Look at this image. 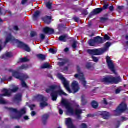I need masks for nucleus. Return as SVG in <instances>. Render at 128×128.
I'll list each match as a JSON object with an SVG mask.
<instances>
[{
    "label": "nucleus",
    "instance_id": "f257e3e1",
    "mask_svg": "<svg viewBox=\"0 0 128 128\" xmlns=\"http://www.w3.org/2000/svg\"><path fill=\"white\" fill-rule=\"evenodd\" d=\"M60 86H57L56 84L49 86V92H51L50 96L53 102H56L57 100L58 96H68V94H66L62 90H60Z\"/></svg>",
    "mask_w": 128,
    "mask_h": 128
},
{
    "label": "nucleus",
    "instance_id": "f03ea898",
    "mask_svg": "<svg viewBox=\"0 0 128 128\" xmlns=\"http://www.w3.org/2000/svg\"><path fill=\"white\" fill-rule=\"evenodd\" d=\"M9 110L11 112L10 118L13 120H20L24 114H26V108L21 109L20 112L14 108H10Z\"/></svg>",
    "mask_w": 128,
    "mask_h": 128
},
{
    "label": "nucleus",
    "instance_id": "7ed1b4c3",
    "mask_svg": "<svg viewBox=\"0 0 128 128\" xmlns=\"http://www.w3.org/2000/svg\"><path fill=\"white\" fill-rule=\"evenodd\" d=\"M100 81L106 84L113 83L118 84V82H121V78L119 76L116 78L112 76H104L102 78H101Z\"/></svg>",
    "mask_w": 128,
    "mask_h": 128
},
{
    "label": "nucleus",
    "instance_id": "20e7f679",
    "mask_svg": "<svg viewBox=\"0 0 128 128\" xmlns=\"http://www.w3.org/2000/svg\"><path fill=\"white\" fill-rule=\"evenodd\" d=\"M77 72L78 74H76L74 75V77L76 78H78V80L82 82V84L84 88H86L87 82L86 80V78L84 77V74H83V72H82L81 68L80 66H77Z\"/></svg>",
    "mask_w": 128,
    "mask_h": 128
},
{
    "label": "nucleus",
    "instance_id": "39448f33",
    "mask_svg": "<svg viewBox=\"0 0 128 128\" xmlns=\"http://www.w3.org/2000/svg\"><path fill=\"white\" fill-rule=\"evenodd\" d=\"M18 87L14 85H12L8 90L6 89H4L3 90L4 94H1L0 96L1 98L2 96H10L12 92H18Z\"/></svg>",
    "mask_w": 128,
    "mask_h": 128
},
{
    "label": "nucleus",
    "instance_id": "423d86ee",
    "mask_svg": "<svg viewBox=\"0 0 128 128\" xmlns=\"http://www.w3.org/2000/svg\"><path fill=\"white\" fill-rule=\"evenodd\" d=\"M126 110H128V106L124 102H122L114 111V115L116 116H119L120 114L124 112Z\"/></svg>",
    "mask_w": 128,
    "mask_h": 128
},
{
    "label": "nucleus",
    "instance_id": "0eeeda50",
    "mask_svg": "<svg viewBox=\"0 0 128 128\" xmlns=\"http://www.w3.org/2000/svg\"><path fill=\"white\" fill-rule=\"evenodd\" d=\"M58 76L60 80L62 81V84L64 86V88L70 94H72V90L70 86V82L66 80V78H64L62 74H58Z\"/></svg>",
    "mask_w": 128,
    "mask_h": 128
},
{
    "label": "nucleus",
    "instance_id": "6e6552de",
    "mask_svg": "<svg viewBox=\"0 0 128 128\" xmlns=\"http://www.w3.org/2000/svg\"><path fill=\"white\" fill-rule=\"evenodd\" d=\"M111 44V43H110V42H107L104 48H96V50H92L91 53L94 54H102L106 52L108 48L110 46Z\"/></svg>",
    "mask_w": 128,
    "mask_h": 128
},
{
    "label": "nucleus",
    "instance_id": "1a4fd4ad",
    "mask_svg": "<svg viewBox=\"0 0 128 128\" xmlns=\"http://www.w3.org/2000/svg\"><path fill=\"white\" fill-rule=\"evenodd\" d=\"M10 72L12 73V76H14V78H15L18 80H28V78H30V77L28 76V74L22 75L20 73L14 70H10Z\"/></svg>",
    "mask_w": 128,
    "mask_h": 128
},
{
    "label": "nucleus",
    "instance_id": "9d476101",
    "mask_svg": "<svg viewBox=\"0 0 128 128\" xmlns=\"http://www.w3.org/2000/svg\"><path fill=\"white\" fill-rule=\"evenodd\" d=\"M62 104L65 107L66 110H67L68 114H74V111L73 108L70 102H68L66 100H62Z\"/></svg>",
    "mask_w": 128,
    "mask_h": 128
},
{
    "label": "nucleus",
    "instance_id": "9b49d317",
    "mask_svg": "<svg viewBox=\"0 0 128 128\" xmlns=\"http://www.w3.org/2000/svg\"><path fill=\"white\" fill-rule=\"evenodd\" d=\"M106 63L108 64V69L114 74H116V68L114 63L113 62L112 60H111L110 56H106Z\"/></svg>",
    "mask_w": 128,
    "mask_h": 128
},
{
    "label": "nucleus",
    "instance_id": "f8f14e48",
    "mask_svg": "<svg viewBox=\"0 0 128 128\" xmlns=\"http://www.w3.org/2000/svg\"><path fill=\"white\" fill-rule=\"evenodd\" d=\"M38 100H39L40 102H42L40 104V107L42 108H46V106H48V102H46V98L42 96L38 95L36 97Z\"/></svg>",
    "mask_w": 128,
    "mask_h": 128
},
{
    "label": "nucleus",
    "instance_id": "ddd939ff",
    "mask_svg": "<svg viewBox=\"0 0 128 128\" xmlns=\"http://www.w3.org/2000/svg\"><path fill=\"white\" fill-rule=\"evenodd\" d=\"M14 42H16L18 44V46L19 48H24L26 52H30V48L28 47L27 45L26 44L18 40H14Z\"/></svg>",
    "mask_w": 128,
    "mask_h": 128
},
{
    "label": "nucleus",
    "instance_id": "4468645a",
    "mask_svg": "<svg viewBox=\"0 0 128 128\" xmlns=\"http://www.w3.org/2000/svg\"><path fill=\"white\" fill-rule=\"evenodd\" d=\"M103 9L102 8H96V9H94L92 12H91L89 14L90 18H92L93 16L95 15H98V14H100L102 12Z\"/></svg>",
    "mask_w": 128,
    "mask_h": 128
},
{
    "label": "nucleus",
    "instance_id": "2eb2a0df",
    "mask_svg": "<svg viewBox=\"0 0 128 128\" xmlns=\"http://www.w3.org/2000/svg\"><path fill=\"white\" fill-rule=\"evenodd\" d=\"M72 88L74 94H76V92H79L80 90L78 82L76 81L73 82L72 83Z\"/></svg>",
    "mask_w": 128,
    "mask_h": 128
},
{
    "label": "nucleus",
    "instance_id": "dca6fc26",
    "mask_svg": "<svg viewBox=\"0 0 128 128\" xmlns=\"http://www.w3.org/2000/svg\"><path fill=\"white\" fill-rule=\"evenodd\" d=\"M58 60H60V62H58L59 66H63L64 64L70 62L69 58H58Z\"/></svg>",
    "mask_w": 128,
    "mask_h": 128
},
{
    "label": "nucleus",
    "instance_id": "f3484780",
    "mask_svg": "<svg viewBox=\"0 0 128 128\" xmlns=\"http://www.w3.org/2000/svg\"><path fill=\"white\" fill-rule=\"evenodd\" d=\"M94 50H87L88 52L92 56V58L94 62H98L99 60V58L98 56H100V54H94L92 53V51Z\"/></svg>",
    "mask_w": 128,
    "mask_h": 128
},
{
    "label": "nucleus",
    "instance_id": "a211bd4d",
    "mask_svg": "<svg viewBox=\"0 0 128 128\" xmlns=\"http://www.w3.org/2000/svg\"><path fill=\"white\" fill-rule=\"evenodd\" d=\"M82 110H75V114L77 116V118L79 120H82V117L80 114H82Z\"/></svg>",
    "mask_w": 128,
    "mask_h": 128
},
{
    "label": "nucleus",
    "instance_id": "6ab92c4d",
    "mask_svg": "<svg viewBox=\"0 0 128 128\" xmlns=\"http://www.w3.org/2000/svg\"><path fill=\"white\" fill-rule=\"evenodd\" d=\"M100 116L104 119H108L110 118V113L107 112V111H102V112H101Z\"/></svg>",
    "mask_w": 128,
    "mask_h": 128
},
{
    "label": "nucleus",
    "instance_id": "aec40b11",
    "mask_svg": "<svg viewBox=\"0 0 128 128\" xmlns=\"http://www.w3.org/2000/svg\"><path fill=\"white\" fill-rule=\"evenodd\" d=\"M86 68L87 70H94V64L92 62H86Z\"/></svg>",
    "mask_w": 128,
    "mask_h": 128
},
{
    "label": "nucleus",
    "instance_id": "412c9836",
    "mask_svg": "<svg viewBox=\"0 0 128 128\" xmlns=\"http://www.w3.org/2000/svg\"><path fill=\"white\" fill-rule=\"evenodd\" d=\"M22 95L21 94H18L15 96L14 102L16 104H18L20 102H22Z\"/></svg>",
    "mask_w": 128,
    "mask_h": 128
},
{
    "label": "nucleus",
    "instance_id": "4be33fe9",
    "mask_svg": "<svg viewBox=\"0 0 128 128\" xmlns=\"http://www.w3.org/2000/svg\"><path fill=\"white\" fill-rule=\"evenodd\" d=\"M95 40L96 44H104V38L100 36L96 37Z\"/></svg>",
    "mask_w": 128,
    "mask_h": 128
},
{
    "label": "nucleus",
    "instance_id": "5701e85b",
    "mask_svg": "<svg viewBox=\"0 0 128 128\" xmlns=\"http://www.w3.org/2000/svg\"><path fill=\"white\" fill-rule=\"evenodd\" d=\"M48 120V114H44L42 116V122L44 124H46Z\"/></svg>",
    "mask_w": 128,
    "mask_h": 128
},
{
    "label": "nucleus",
    "instance_id": "b1692460",
    "mask_svg": "<svg viewBox=\"0 0 128 128\" xmlns=\"http://www.w3.org/2000/svg\"><path fill=\"white\" fill-rule=\"evenodd\" d=\"M72 119L71 118H67L66 120V125H67L68 128H72Z\"/></svg>",
    "mask_w": 128,
    "mask_h": 128
},
{
    "label": "nucleus",
    "instance_id": "393cba45",
    "mask_svg": "<svg viewBox=\"0 0 128 128\" xmlns=\"http://www.w3.org/2000/svg\"><path fill=\"white\" fill-rule=\"evenodd\" d=\"M88 44L91 46H94L95 44H96V37L94 39H90L88 42Z\"/></svg>",
    "mask_w": 128,
    "mask_h": 128
},
{
    "label": "nucleus",
    "instance_id": "a878e982",
    "mask_svg": "<svg viewBox=\"0 0 128 128\" xmlns=\"http://www.w3.org/2000/svg\"><path fill=\"white\" fill-rule=\"evenodd\" d=\"M14 40V38L12 37L10 34H9L5 42V46L8 42H12V40Z\"/></svg>",
    "mask_w": 128,
    "mask_h": 128
},
{
    "label": "nucleus",
    "instance_id": "bb28decb",
    "mask_svg": "<svg viewBox=\"0 0 128 128\" xmlns=\"http://www.w3.org/2000/svg\"><path fill=\"white\" fill-rule=\"evenodd\" d=\"M40 11L35 12L33 16L34 20H36L40 17Z\"/></svg>",
    "mask_w": 128,
    "mask_h": 128
},
{
    "label": "nucleus",
    "instance_id": "cd10ccee",
    "mask_svg": "<svg viewBox=\"0 0 128 128\" xmlns=\"http://www.w3.org/2000/svg\"><path fill=\"white\" fill-rule=\"evenodd\" d=\"M91 104H92V108H94L95 110H96L99 106L98 104L95 100H93Z\"/></svg>",
    "mask_w": 128,
    "mask_h": 128
},
{
    "label": "nucleus",
    "instance_id": "c85d7f7f",
    "mask_svg": "<svg viewBox=\"0 0 128 128\" xmlns=\"http://www.w3.org/2000/svg\"><path fill=\"white\" fill-rule=\"evenodd\" d=\"M66 25L64 24H59L58 27V31L60 32H62V31H63V30L66 28Z\"/></svg>",
    "mask_w": 128,
    "mask_h": 128
},
{
    "label": "nucleus",
    "instance_id": "c756f323",
    "mask_svg": "<svg viewBox=\"0 0 128 128\" xmlns=\"http://www.w3.org/2000/svg\"><path fill=\"white\" fill-rule=\"evenodd\" d=\"M82 106H86L88 104V100L85 98L84 96H82Z\"/></svg>",
    "mask_w": 128,
    "mask_h": 128
},
{
    "label": "nucleus",
    "instance_id": "7c9ffc66",
    "mask_svg": "<svg viewBox=\"0 0 128 128\" xmlns=\"http://www.w3.org/2000/svg\"><path fill=\"white\" fill-rule=\"evenodd\" d=\"M66 38L67 37L66 35H63L62 36H60V37L59 38V40H60V42H66Z\"/></svg>",
    "mask_w": 128,
    "mask_h": 128
},
{
    "label": "nucleus",
    "instance_id": "2f4dec72",
    "mask_svg": "<svg viewBox=\"0 0 128 128\" xmlns=\"http://www.w3.org/2000/svg\"><path fill=\"white\" fill-rule=\"evenodd\" d=\"M12 52H7L3 56L2 58H12Z\"/></svg>",
    "mask_w": 128,
    "mask_h": 128
},
{
    "label": "nucleus",
    "instance_id": "473e14b6",
    "mask_svg": "<svg viewBox=\"0 0 128 128\" xmlns=\"http://www.w3.org/2000/svg\"><path fill=\"white\" fill-rule=\"evenodd\" d=\"M37 56L41 60H46V56H44V55L38 54Z\"/></svg>",
    "mask_w": 128,
    "mask_h": 128
},
{
    "label": "nucleus",
    "instance_id": "72a5a7b5",
    "mask_svg": "<svg viewBox=\"0 0 128 128\" xmlns=\"http://www.w3.org/2000/svg\"><path fill=\"white\" fill-rule=\"evenodd\" d=\"M28 66L23 65L21 67L19 68L18 70H28Z\"/></svg>",
    "mask_w": 128,
    "mask_h": 128
},
{
    "label": "nucleus",
    "instance_id": "f704fd0d",
    "mask_svg": "<svg viewBox=\"0 0 128 128\" xmlns=\"http://www.w3.org/2000/svg\"><path fill=\"white\" fill-rule=\"evenodd\" d=\"M49 52H51V54H54L57 52V50H56L54 48H49Z\"/></svg>",
    "mask_w": 128,
    "mask_h": 128
},
{
    "label": "nucleus",
    "instance_id": "c9c22d12",
    "mask_svg": "<svg viewBox=\"0 0 128 128\" xmlns=\"http://www.w3.org/2000/svg\"><path fill=\"white\" fill-rule=\"evenodd\" d=\"M55 31L54 29H52V28H50L49 27V36L50 35H53L54 34Z\"/></svg>",
    "mask_w": 128,
    "mask_h": 128
},
{
    "label": "nucleus",
    "instance_id": "e433bc0d",
    "mask_svg": "<svg viewBox=\"0 0 128 128\" xmlns=\"http://www.w3.org/2000/svg\"><path fill=\"white\" fill-rule=\"evenodd\" d=\"M42 20L45 24H48V16L44 17Z\"/></svg>",
    "mask_w": 128,
    "mask_h": 128
},
{
    "label": "nucleus",
    "instance_id": "4c0bfd02",
    "mask_svg": "<svg viewBox=\"0 0 128 128\" xmlns=\"http://www.w3.org/2000/svg\"><path fill=\"white\" fill-rule=\"evenodd\" d=\"M0 104H6V100H4V99L0 97Z\"/></svg>",
    "mask_w": 128,
    "mask_h": 128
},
{
    "label": "nucleus",
    "instance_id": "58836bf2",
    "mask_svg": "<svg viewBox=\"0 0 128 128\" xmlns=\"http://www.w3.org/2000/svg\"><path fill=\"white\" fill-rule=\"evenodd\" d=\"M100 20L101 22H106V21H108V20H109V18H106L102 17V18H100Z\"/></svg>",
    "mask_w": 128,
    "mask_h": 128
},
{
    "label": "nucleus",
    "instance_id": "ea45409f",
    "mask_svg": "<svg viewBox=\"0 0 128 128\" xmlns=\"http://www.w3.org/2000/svg\"><path fill=\"white\" fill-rule=\"evenodd\" d=\"M48 68V64L45 63L42 66H41V68Z\"/></svg>",
    "mask_w": 128,
    "mask_h": 128
},
{
    "label": "nucleus",
    "instance_id": "a19ab883",
    "mask_svg": "<svg viewBox=\"0 0 128 128\" xmlns=\"http://www.w3.org/2000/svg\"><path fill=\"white\" fill-rule=\"evenodd\" d=\"M80 128H88L87 124L86 123H82L80 126Z\"/></svg>",
    "mask_w": 128,
    "mask_h": 128
},
{
    "label": "nucleus",
    "instance_id": "79ce46f5",
    "mask_svg": "<svg viewBox=\"0 0 128 128\" xmlns=\"http://www.w3.org/2000/svg\"><path fill=\"white\" fill-rule=\"evenodd\" d=\"M104 40H110V36H108V35H107L106 34V35H104Z\"/></svg>",
    "mask_w": 128,
    "mask_h": 128
},
{
    "label": "nucleus",
    "instance_id": "37998d69",
    "mask_svg": "<svg viewBox=\"0 0 128 128\" xmlns=\"http://www.w3.org/2000/svg\"><path fill=\"white\" fill-rule=\"evenodd\" d=\"M20 62H28V60L26 58H24L20 59Z\"/></svg>",
    "mask_w": 128,
    "mask_h": 128
},
{
    "label": "nucleus",
    "instance_id": "c03bdc74",
    "mask_svg": "<svg viewBox=\"0 0 128 128\" xmlns=\"http://www.w3.org/2000/svg\"><path fill=\"white\" fill-rule=\"evenodd\" d=\"M21 84L23 88H28V86L26 85V82H24L23 80H21Z\"/></svg>",
    "mask_w": 128,
    "mask_h": 128
},
{
    "label": "nucleus",
    "instance_id": "a18cd8bd",
    "mask_svg": "<svg viewBox=\"0 0 128 128\" xmlns=\"http://www.w3.org/2000/svg\"><path fill=\"white\" fill-rule=\"evenodd\" d=\"M89 14L88 10L84 9V10H83L82 12V15H85V16H86V15H88Z\"/></svg>",
    "mask_w": 128,
    "mask_h": 128
},
{
    "label": "nucleus",
    "instance_id": "49530a36",
    "mask_svg": "<svg viewBox=\"0 0 128 128\" xmlns=\"http://www.w3.org/2000/svg\"><path fill=\"white\" fill-rule=\"evenodd\" d=\"M108 4H105L104 5L102 9V11H104V10H106L107 9H108Z\"/></svg>",
    "mask_w": 128,
    "mask_h": 128
},
{
    "label": "nucleus",
    "instance_id": "de8ad7c7",
    "mask_svg": "<svg viewBox=\"0 0 128 128\" xmlns=\"http://www.w3.org/2000/svg\"><path fill=\"white\" fill-rule=\"evenodd\" d=\"M77 41H74L73 42L72 46L74 48H77Z\"/></svg>",
    "mask_w": 128,
    "mask_h": 128
},
{
    "label": "nucleus",
    "instance_id": "09e8293b",
    "mask_svg": "<svg viewBox=\"0 0 128 128\" xmlns=\"http://www.w3.org/2000/svg\"><path fill=\"white\" fill-rule=\"evenodd\" d=\"M43 32L44 34H48V27L44 28L43 30Z\"/></svg>",
    "mask_w": 128,
    "mask_h": 128
},
{
    "label": "nucleus",
    "instance_id": "8fccbe9b",
    "mask_svg": "<svg viewBox=\"0 0 128 128\" xmlns=\"http://www.w3.org/2000/svg\"><path fill=\"white\" fill-rule=\"evenodd\" d=\"M54 21V19L52 18V16H49V25L51 24L52 22Z\"/></svg>",
    "mask_w": 128,
    "mask_h": 128
},
{
    "label": "nucleus",
    "instance_id": "3c124183",
    "mask_svg": "<svg viewBox=\"0 0 128 128\" xmlns=\"http://www.w3.org/2000/svg\"><path fill=\"white\" fill-rule=\"evenodd\" d=\"M96 114H88L87 115L88 118H95Z\"/></svg>",
    "mask_w": 128,
    "mask_h": 128
},
{
    "label": "nucleus",
    "instance_id": "603ef678",
    "mask_svg": "<svg viewBox=\"0 0 128 128\" xmlns=\"http://www.w3.org/2000/svg\"><path fill=\"white\" fill-rule=\"evenodd\" d=\"M30 36L32 38H34V36H36V33L34 32H31Z\"/></svg>",
    "mask_w": 128,
    "mask_h": 128
},
{
    "label": "nucleus",
    "instance_id": "864d4df0",
    "mask_svg": "<svg viewBox=\"0 0 128 128\" xmlns=\"http://www.w3.org/2000/svg\"><path fill=\"white\" fill-rule=\"evenodd\" d=\"M40 38L41 40H44V38H46V35H44V34H40Z\"/></svg>",
    "mask_w": 128,
    "mask_h": 128
},
{
    "label": "nucleus",
    "instance_id": "5fc2aeb1",
    "mask_svg": "<svg viewBox=\"0 0 128 128\" xmlns=\"http://www.w3.org/2000/svg\"><path fill=\"white\" fill-rule=\"evenodd\" d=\"M29 108H30L31 110H34V108H36V105H30L29 106Z\"/></svg>",
    "mask_w": 128,
    "mask_h": 128
},
{
    "label": "nucleus",
    "instance_id": "6e6d98bb",
    "mask_svg": "<svg viewBox=\"0 0 128 128\" xmlns=\"http://www.w3.org/2000/svg\"><path fill=\"white\" fill-rule=\"evenodd\" d=\"M104 104L105 106H108V103L106 98H104Z\"/></svg>",
    "mask_w": 128,
    "mask_h": 128
},
{
    "label": "nucleus",
    "instance_id": "4d7b16f0",
    "mask_svg": "<svg viewBox=\"0 0 128 128\" xmlns=\"http://www.w3.org/2000/svg\"><path fill=\"white\" fill-rule=\"evenodd\" d=\"M59 114L60 116H62L64 114V111L62 110V108H59Z\"/></svg>",
    "mask_w": 128,
    "mask_h": 128
},
{
    "label": "nucleus",
    "instance_id": "13d9d810",
    "mask_svg": "<svg viewBox=\"0 0 128 128\" xmlns=\"http://www.w3.org/2000/svg\"><path fill=\"white\" fill-rule=\"evenodd\" d=\"M109 10L111 12H112L114 10V6H112L109 7Z\"/></svg>",
    "mask_w": 128,
    "mask_h": 128
},
{
    "label": "nucleus",
    "instance_id": "bf43d9fd",
    "mask_svg": "<svg viewBox=\"0 0 128 128\" xmlns=\"http://www.w3.org/2000/svg\"><path fill=\"white\" fill-rule=\"evenodd\" d=\"M52 3H51L50 1L49 0V10H52Z\"/></svg>",
    "mask_w": 128,
    "mask_h": 128
},
{
    "label": "nucleus",
    "instance_id": "052dcab7",
    "mask_svg": "<svg viewBox=\"0 0 128 128\" xmlns=\"http://www.w3.org/2000/svg\"><path fill=\"white\" fill-rule=\"evenodd\" d=\"M121 118L122 120H123V121H126V120H128V118H126V117H124V116H122Z\"/></svg>",
    "mask_w": 128,
    "mask_h": 128
},
{
    "label": "nucleus",
    "instance_id": "680f3d73",
    "mask_svg": "<svg viewBox=\"0 0 128 128\" xmlns=\"http://www.w3.org/2000/svg\"><path fill=\"white\" fill-rule=\"evenodd\" d=\"M121 90H120L119 88H117V90H116V94H120V92Z\"/></svg>",
    "mask_w": 128,
    "mask_h": 128
},
{
    "label": "nucleus",
    "instance_id": "e2e57ef3",
    "mask_svg": "<svg viewBox=\"0 0 128 128\" xmlns=\"http://www.w3.org/2000/svg\"><path fill=\"white\" fill-rule=\"evenodd\" d=\"M24 120H30V118L28 116H24Z\"/></svg>",
    "mask_w": 128,
    "mask_h": 128
},
{
    "label": "nucleus",
    "instance_id": "0e129e2a",
    "mask_svg": "<svg viewBox=\"0 0 128 128\" xmlns=\"http://www.w3.org/2000/svg\"><path fill=\"white\" fill-rule=\"evenodd\" d=\"M71 128H76V126H74V123L72 120Z\"/></svg>",
    "mask_w": 128,
    "mask_h": 128
},
{
    "label": "nucleus",
    "instance_id": "69168bd1",
    "mask_svg": "<svg viewBox=\"0 0 128 128\" xmlns=\"http://www.w3.org/2000/svg\"><path fill=\"white\" fill-rule=\"evenodd\" d=\"M64 71L68 70V66H64Z\"/></svg>",
    "mask_w": 128,
    "mask_h": 128
},
{
    "label": "nucleus",
    "instance_id": "338daca9",
    "mask_svg": "<svg viewBox=\"0 0 128 128\" xmlns=\"http://www.w3.org/2000/svg\"><path fill=\"white\" fill-rule=\"evenodd\" d=\"M64 50L66 52H69L70 48H64Z\"/></svg>",
    "mask_w": 128,
    "mask_h": 128
},
{
    "label": "nucleus",
    "instance_id": "774afa93",
    "mask_svg": "<svg viewBox=\"0 0 128 128\" xmlns=\"http://www.w3.org/2000/svg\"><path fill=\"white\" fill-rule=\"evenodd\" d=\"M31 114L32 116H34L35 114H36V112L32 111L31 112Z\"/></svg>",
    "mask_w": 128,
    "mask_h": 128
}]
</instances>
